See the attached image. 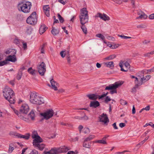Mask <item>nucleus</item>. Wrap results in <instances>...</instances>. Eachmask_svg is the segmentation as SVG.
<instances>
[{
  "instance_id": "36",
  "label": "nucleus",
  "mask_w": 154,
  "mask_h": 154,
  "mask_svg": "<svg viewBox=\"0 0 154 154\" xmlns=\"http://www.w3.org/2000/svg\"><path fill=\"white\" fill-rule=\"evenodd\" d=\"M13 144L12 143H10L9 144V147L8 150V152L9 153H11L13 151L14 149V148L13 147H12Z\"/></svg>"
},
{
  "instance_id": "32",
  "label": "nucleus",
  "mask_w": 154,
  "mask_h": 154,
  "mask_svg": "<svg viewBox=\"0 0 154 154\" xmlns=\"http://www.w3.org/2000/svg\"><path fill=\"white\" fill-rule=\"evenodd\" d=\"M96 37L100 38L103 41L104 43H106V42L104 41L105 37L101 34H96Z\"/></svg>"
},
{
  "instance_id": "26",
  "label": "nucleus",
  "mask_w": 154,
  "mask_h": 154,
  "mask_svg": "<svg viewBox=\"0 0 154 154\" xmlns=\"http://www.w3.org/2000/svg\"><path fill=\"white\" fill-rule=\"evenodd\" d=\"M35 116L34 112L33 110H32L28 115V119H30L32 120H34Z\"/></svg>"
},
{
  "instance_id": "59",
  "label": "nucleus",
  "mask_w": 154,
  "mask_h": 154,
  "mask_svg": "<svg viewBox=\"0 0 154 154\" xmlns=\"http://www.w3.org/2000/svg\"><path fill=\"white\" fill-rule=\"evenodd\" d=\"M125 125V124L123 123H121L119 124V126L121 128H123L124 127Z\"/></svg>"
},
{
  "instance_id": "43",
  "label": "nucleus",
  "mask_w": 154,
  "mask_h": 154,
  "mask_svg": "<svg viewBox=\"0 0 154 154\" xmlns=\"http://www.w3.org/2000/svg\"><path fill=\"white\" fill-rule=\"evenodd\" d=\"M124 65L127 69H129L130 68V64L128 62H125L124 61Z\"/></svg>"
},
{
  "instance_id": "46",
  "label": "nucleus",
  "mask_w": 154,
  "mask_h": 154,
  "mask_svg": "<svg viewBox=\"0 0 154 154\" xmlns=\"http://www.w3.org/2000/svg\"><path fill=\"white\" fill-rule=\"evenodd\" d=\"M120 103L122 105H125L127 104V102L122 99L120 100Z\"/></svg>"
},
{
  "instance_id": "31",
  "label": "nucleus",
  "mask_w": 154,
  "mask_h": 154,
  "mask_svg": "<svg viewBox=\"0 0 154 154\" xmlns=\"http://www.w3.org/2000/svg\"><path fill=\"white\" fill-rule=\"evenodd\" d=\"M116 57L115 54L111 55L105 58V59L107 60H110L115 58Z\"/></svg>"
},
{
  "instance_id": "9",
  "label": "nucleus",
  "mask_w": 154,
  "mask_h": 154,
  "mask_svg": "<svg viewBox=\"0 0 154 154\" xmlns=\"http://www.w3.org/2000/svg\"><path fill=\"white\" fill-rule=\"evenodd\" d=\"M38 72L40 75L42 76L44 75L46 71V65L44 62H42L37 66Z\"/></svg>"
},
{
  "instance_id": "16",
  "label": "nucleus",
  "mask_w": 154,
  "mask_h": 154,
  "mask_svg": "<svg viewBox=\"0 0 154 154\" xmlns=\"http://www.w3.org/2000/svg\"><path fill=\"white\" fill-rule=\"evenodd\" d=\"M44 154H58L57 149L56 148H52L49 151L46 152L45 151Z\"/></svg>"
},
{
  "instance_id": "8",
  "label": "nucleus",
  "mask_w": 154,
  "mask_h": 154,
  "mask_svg": "<svg viewBox=\"0 0 154 154\" xmlns=\"http://www.w3.org/2000/svg\"><path fill=\"white\" fill-rule=\"evenodd\" d=\"M54 113L52 109H49L45 112L40 113V115L43 116L46 120H48L51 118L54 114Z\"/></svg>"
},
{
  "instance_id": "34",
  "label": "nucleus",
  "mask_w": 154,
  "mask_h": 154,
  "mask_svg": "<svg viewBox=\"0 0 154 154\" xmlns=\"http://www.w3.org/2000/svg\"><path fill=\"white\" fill-rule=\"evenodd\" d=\"M124 64V61H121L119 63V66L121 68V70L122 71L126 72L128 71V69L125 70L123 68V64Z\"/></svg>"
},
{
  "instance_id": "40",
  "label": "nucleus",
  "mask_w": 154,
  "mask_h": 154,
  "mask_svg": "<svg viewBox=\"0 0 154 154\" xmlns=\"http://www.w3.org/2000/svg\"><path fill=\"white\" fill-rule=\"evenodd\" d=\"M58 18L60 22L63 23L64 21L63 18L61 17V16L59 14H57Z\"/></svg>"
},
{
  "instance_id": "42",
  "label": "nucleus",
  "mask_w": 154,
  "mask_h": 154,
  "mask_svg": "<svg viewBox=\"0 0 154 154\" xmlns=\"http://www.w3.org/2000/svg\"><path fill=\"white\" fill-rule=\"evenodd\" d=\"M62 151L63 152H66L69 149L67 146H63L62 148Z\"/></svg>"
},
{
  "instance_id": "39",
  "label": "nucleus",
  "mask_w": 154,
  "mask_h": 154,
  "mask_svg": "<svg viewBox=\"0 0 154 154\" xmlns=\"http://www.w3.org/2000/svg\"><path fill=\"white\" fill-rule=\"evenodd\" d=\"M2 59V57L1 55L0 54V66H3L6 64L5 61H1V60Z\"/></svg>"
},
{
  "instance_id": "57",
  "label": "nucleus",
  "mask_w": 154,
  "mask_h": 154,
  "mask_svg": "<svg viewBox=\"0 0 154 154\" xmlns=\"http://www.w3.org/2000/svg\"><path fill=\"white\" fill-rule=\"evenodd\" d=\"M112 47L111 48L112 49H115L118 47L119 45L118 44L112 45Z\"/></svg>"
},
{
  "instance_id": "17",
  "label": "nucleus",
  "mask_w": 154,
  "mask_h": 154,
  "mask_svg": "<svg viewBox=\"0 0 154 154\" xmlns=\"http://www.w3.org/2000/svg\"><path fill=\"white\" fill-rule=\"evenodd\" d=\"M44 11L47 16L48 17L50 16L49 11L50 8L48 5H45L43 7Z\"/></svg>"
},
{
  "instance_id": "27",
  "label": "nucleus",
  "mask_w": 154,
  "mask_h": 154,
  "mask_svg": "<svg viewBox=\"0 0 154 154\" xmlns=\"http://www.w3.org/2000/svg\"><path fill=\"white\" fill-rule=\"evenodd\" d=\"M27 71L30 74L34 75L35 74V72L36 71V70L35 69H33L32 67H30L28 69Z\"/></svg>"
},
{
  "instance_id": "25",
  "label": "nucleus",
  "mask_w": 154,
  "mask_h": 154,
  "mask_svg": "<svg viewBox=\"0 0 154 154\" xmlns=\"http://www.w3.org/2000/svg\"><path fill=\"white\" fill-rule=\"evenodd\" d=\"M142 85V82H139L135 84L134 87L131 89V91L133 93H135L136 92V88H137L138 86H140Z\"/></svg>"
},
{
  "instance_id": "64",
  "label": "nucleus",
  "mask_w": 154,
  "mask_h": 154,
  "mask_svg": "<svg viewBox=\"0 0 154 154\" xmlns=\"http://www.w3.org/2000/svg\"><path fill=\"white\" fill-rule=\"evenodd\" d=\"M82 118H83L82 119H83L84 120H87L88 119V117L85 115L84 117H82Z\"/></svg>"
},
{
  "instance_id": "53",
  "label": "nucleus",
  "mask_w": 154,
  "mask_h": 154,
  "mask_svg": "<svg viewBox=\"0 0 154 154\" xmlns=\"http://www.w3.org/2000/svg\"><path fill=\"white\" fill-rule=\"evenodd\" d=\"M140 81L139 82H142V85L143 84V82L145 80H146V78H145L143 76H142L140 78Z\"/></svg>"
},
{
  "instance_id": "22",
  "label": "nucleus",
  "mask_w": 154,
  "mask_h": 154,
  "mask_svg": "<svg viewBox=\"0 0 154 154\" xmlns=\"http://www.w3.org/2000/svg\"><path fill=\"white\" fill-rule=\"evenodd\" d=\"M60 31L59 29H57L55 27H52L51 32L53 35H56L59 33Z\"/></svg>"
},
{
  "instance_id": "1",
  "label": "nucleus",
  "mask_w": 154,
  "mask_h": 154,
  "mask_svg": "<svg viewBox=\"0 0 154 154\" xmlns=\"http://www.w3.org/2000/svg\"><path fill=\"white\" fill-rule=\"evenodd\" d=\"M81 11L79 18L81 23L82 25L81 27V28L84 33L86 34L87 32V29L84 24L88 23V11L86 8H83L81 10Z\"/></svg>"
},
{
  "instance_id": "35",
  "label": "nucleus",
  "mask_w": 154,
  "mask_h": 154,
  "mask_svg": "<svg viewBox=\"0 0 154 154\" xmlns=\"http://www.w3.org/2000/svg\"><path fill=\"white\" fill-rule=\"evenodd\" d=\"M94 135L92 134L88 136V137L85 139V141H90L94 138Z\"/></svg>"
},
{
  "instance_id": "7",
  "label": "nucleus",
  "mask_w": 154,
  "mask_h": 154,
  "mask_svg": "<svg viewBox=\"0 0 154 154\" xmlns=\"http://www.w3.org/2000/svg\"><path fill=\"white\" fill-rule=\"evenodd\" d=\"M37 22L36 13L33 12L26 20L27 23L30 24H35Z\"/></svg>"
},
{
  "instance_id": "29",
  "label": "nucleus",
  "mask_w": 154,
  "mask_h": 154,
  "mask_svg": "<svg viewBox=\"0 0 154 154\" xmlns=\"http://www.w3.org/2000/svg\"><path fill=\"white\" fill-rule=\"evenodd\" d=\"M38 136H39V135L36 131H34L32 132L31 134V137L32 139H34Z\"/></svg>"
},
{
  "instance_id": "5",
  "label": "nucleus",
  "mask_w": 154,
  "mask_h": 154,
  "mask_svg": "<svg viewBox=\"0 0 154 154\" xmlns=\"http://www.w3.org/2000/svg\"><path fill=\"white\" fill-rule=\"evenodd\" d=\"M123 84V82H116L114 84H110L107 86L105 88V90H111L110 91L112 94L114 93H117V91L116 89L120 86Z\"/></svg>"
},
{
  "instance_id": "54",
  "label": "nucleus",
  "mask_w": 154,
  "mask_h": 154,
  "mask_svg": "<svg viewBox=\"0 0 154 154\" xmlns=\"http://www.w3.org/2000/svg\"><path fill=\"white\" fill-rule=\"evenodd\" d=\"M111 99L109 98L108 96H106L105 100V102L106 103H107Z\"/></svg>"
},
{
  "instance_id": "63",
  "label": "nucleus",
  "mask_w": 154,
  "mask_h": 154,
  "mask_svg": "<svg viewBox=\"0 0 154 154\" xmlns=\"http://www.w3.org/2000/svg\"><path fill=\"white\" fill-rule=\"evenodd\" d=\"M135 113V109L134 107V105L133 106V108L132 110V113L133 114H134Z\"/></svg>"
},
{
  "instance_id": "41",
  "label": "nucleus",
  "mask_w": 154,
  "mask_h": 154,
  "mask_svg": "<svg viewBox=\"0 0 154 154\" xmlns=\"http://www.w3.org/2000/svg\"><path fill=\"white\" fill-rule=\"evenodd\" d=\"M61 125H63L66 126L68 127L71 128L72 127V125L70 124H66L63 122H61L60 123Z\"/></svg>"
},
{
  "instance_id": "37",
  "label": "nucleus",
  "mask_w": 154,
  "mask_h": 154,
  "mask_svg": "<svg viewBox=\"0 0 154 154\" xmlns=\"http://www.w3.org/2000/svg\"><path fill=\"white\" fill-rule=\"evenodd\" d=\"M96 142L99 143H101L103 144H107V143L106 142V141L102 139V140H97Z\"/></svg>"
},
{
  "instance_id": "47",
  "label": "nucleus",
  "mask_w": 154,
  "mask_h": 154,
  "mask_svg": "<svg viewBox=\"0 0 154 154\" xmlns=\"http://www.w3.org/2000/svg\"><path fill=\"white\" fill-rule=\"evenodd\" d=\"M84 130L85 134H87L90 132V129L88 128H85L84 129Z\"/></svg>"
},
{
  "instance_id": "48",
  "label": "nucleus",
  "mask_w": 154,
  "mask_h": 154,
  "mask_svg": "<svg viewBox=\"0 0 154 154\" xmlns=\"http://www.w3.org/2000/svg\"><path fill=\"white\" fill-rule=\"evenodd\" d=\"M14 43L17 45H19L20 43V40L18 38H15L14 40Z\"/></svg>"
},
{
  "instance_id": "33",
  "label": "nucleus",
  "mask_w": 154,
  "mask_h": 154,
  "mask_svg": "<svg viewBox=\"0 0 154 154\" xmlns=\"http://www.w3.org/2000/svg\"><path fill=\"white\" fill-rule=\"evenodd\" d=\"M147 17V16L144 13H143L139 17H136V19H145Z\"/></svg>"
},
{
  "instance_id": "44",
  "label": "nucleus",
  "mask_w": 154,
  "mask_h": 154,
  "mask_svg": "<svg viewBox=\"0 0 154 154\" xmlns=\"http://www.w3.org/2000/svg\"><path fill=\"white\" fill-rule=\"evenodd\" d=\"M22 75V72H19L17 76V79L18 80L20 79L21 78Z\"/></svg>"
},
{
  "instance_id": "23",
  "label": "nucleus",
  "mask_w": 154,
  "mask_h": 154,
  "mask_svg": "<svg viewBox=\"0 0 154 154\" xmlns=\"http://www.w3.org/2000/svg\"><path fill=\"white\" fill-rule=\"evenodd\" d=\"M47 28L45 27V25L43 24H42L39 28V33L41 35L42 34L46 31Z\"/></svg>"
},
{
  "instance_id": "18",
  "label": "nucleus",
  "mask_w": 154,
  "mask_h": 154,
  "mask_svg": "<svg viewBox=\"0 0 154 154\" xmlns=\"http://www.w3.org/2000/svg\"><path fill=\"white\" fill-rule=\"evenodd\" d=\"M100 105L99 103L97 101H91L90 106L94 108H96Z\"/></svg>"
},
{
  "instance_id": "60",
  "label": "nucleus",
  "mask_w": 154,
  "mask_h": 154,
  "mask_svg": "<svg viewBox=\"0 0 154 154\" xmlns=\"http://www.w3.org/2000/svg\"><path fill=\"white\" fill-rule=\"evenodd\" d=\"M105 96L106 95H105L104 94H103L101 95V96L98 95V98L99 99H102L103 98L105 97Z\"/></svg>"
},
{
  "instance_id": "6",
  "label": "nucleus",
  "mask_w": 154,
  "mask_h": 154,
  "mask_svg": "<svg viewBox=\"0 0 154 154\" xmlns=\"http://www.w3.org/2000/svg\"><path fill=\"white\" fill-rule=\"evenodd\" d=\"M16 53V51L14 49H12L6 51V54H11L7 57V58L5 60H4V61H6V64L7 63V62L8 61L13 62H14L16 61L17 59L15 55Z\"/></svg>"
},
{
  "instance_id": "62",
  "label": "nucleus",
  "mask_w": 154,
  "mask_h": 154,
  "mask_svg": "<svg viewBox=\"0 0 154 154\" xmlns=\"http://www.w3.org/2000/svg\"><path fill=\"white\" fill-rule=\"evenodd\" d=\"M112 125V126H113L114 128L115 129H118V128L116 126V122L114 123Z\"/></svg>"
},
{
  "instance_id": "51",
  "label": "nucleus",
  "mask_w": 154,
  "mask_h": 154,
  "mask_svg": "<svg viewBox=\"0 0 154 154\" xmlns=\"http://www.w3.org/2000/svg\"><path fill=\"white\" fill-rule=\"evenodd\" d=\"M66 58L68 63L69 64H70L71 59L70 55H67V56H66Z\"/></svg>"
},
{
  "instance_id": "30",
  "label": "nucleus",
  "mask_w": 154,
  "mask_h": 154,
  "mask_svg": "<svg viewBox=\"0 0 154 154\" xmlns=\"http://www.w3.org/2000/svg\"><path fill=\"white\" fill-rule=\"evenodd\" d=\"M88 141H85V140L83 144V146L84 147H85L88 148H90L91 146L89 143H88Z\"/></svg>"
},
{
  "instance_id": "24",
  "label": "nucleus",
  "mask_w": 154,
  "mask_h": 154,
  "mask_svg": "<svg viewBox=\"0 0 154 154\" xmlns=\"http://www.w3.org/2000/svg\"><path fill=\"white\" fill-rule=\"evenodd\" d=\"M106 66L111 69H113L114 67V62L113 61L107 62L104 63Z\"/></svg>"
},
{
  "instance_id": "52",
  "label": "nucleus",
  "mask_w": 154,
  "mask_h": 154,
  "mask_svg": "<svg viewBox=\"0 0 154 154\" xmlns=\"http://www.w3.org/2000/svg\"><path fill=\"white\" fill-rule=\"evenodd\" d=\"M45 46V44H43L42 45L41 47V53L43 54L44 53V48Z\"/></svg>"
},
{
  "instance_id": "61",
  "label": "nucleus",
  "mask_w": 154,
  "mask_h": 154,
  "mask_svg": "<svg viewBox=\"0 0 154 154\" xmlns=\"http://www.w3.org/2000/svg\"><path fill=\"white\" fill-rule=\"evenodd\" d=\"M150 109V107L149 106H148L146 107L145 108H143V109L144 110H145L146 111H148Z\"/></svg>"
},
{
  "instance_id": "20",
  "label": "nucleus",
  "mask_w": 154,
  "mask_h": 154,
  "mask_svg": "<svg viewBox=\"0 0 154 154\" xmlns=\"http://www.w3.org/2000/svg\"><path fill=\"white\" fill-rule=\"evenodd\" d=\"M45 146V145L44 144L39 143L37 144V145H35L34 146L37 149H39L40 150L42 151L44 148Z\"/></svg>"
},
{
  "instance_id": "14",
  "label": "nucleus",
  "mask_w": 154,
  "mask_h": 154,
  "mask_svg": "<svg viewBox=\"0 0 154 154\" xmlns=\"http://www.w3.org/2000/svg\"><path fill=\"white\" fill-rule=\"evenodd\" d=\"M43 141V139L39 136H37L36 138L34 139L33 140L32 143L33 146L37 145V144L40 143Z\"/></svg>"
},
{
  "instance_id": "38",
  "label": "nucleus",
  "mask_w": 154,
  "mask_h": 154,
  "mask_svg": "<svg viewBox=\"0 0 154 154\" xmlns=\"http://www.w3.org/2000/svg\"><path fill=\"white\" fill-rule=\"evenodd\" d=\"M137 28L138 29H145L147 27L146 25L143 24H141L140 25H138L137 26Z\"/></svg>"
},
{
  "instance_id": "12",
  "label": "nucleus",
  "mask_w": 154,
  "mask_h": 154,
  "mask_svg": "<svg viewBox=\"0 0 154 154\" xmlns=\"http://www.w3.org/2000/svg\"><path fill=\"white\" fill-rule=\"evenodd\" d=\"M95 17H99L103 20L106 21V20H109L110 18L109 17L107 16L106 14H103V16L102 14L100 13H98L95 16Z\"/></svg>"
},
{
  "instance_id": "3",
  "label": "nucleus",
  "mask_w": 154,
  "mask_h": 154,
  "mask_svg": "<svg viewBox=\"0 0 154 154\" xmlns=\"http://www.w3.org/2000/svg\"><path fill=\"white\" fill-rule=\"evenodd\" d=\"M29 101L33 104H41L44 103V100L42 97L36 95L35 93H31L30 94Z\"/></svg>"
},
{
  "instance_id": "50",
  "label": "nucleus",
  "mask_w": 154,
  "mask_h": 154,
  "mask_svg": "<svg viewBox=\"0 0 154 154\" xmlns=\"http://www.w3.org/2000/svg\"><path fill=\"white\" fill-rule=\"evenodd\" d=\"M67 0H58L59 2L62 4L63 5H65L67 2Z\"/></svg>"
},
{
  "instance_id": "11",
  "label": "nucleus",
  "mask_w": 154,
  "mask_h": 154,
  "mask_svg": "<svg viewBox=\"0 0 154 154\" xmlns=\"http://www.w3.org/2000/svg\"><path fill=\"white\" fill-rule=\"evenodd\" d=\"M29 110L28 106L26 104H23L21 106L20 111L21 113L26 114Z\"/></svg>"
},
{
  "instance_id": "15",
  "label": "nucleus",
  "mask_w": 154,
  "mask_h": 154,
  "mask_svg": "<svg viewBox=\"0 0 154 154\" xmlns=\"http://www.w3.org/2000/svg\"><path fill=\"white\" fill-rule=\"evenodd\" d=\"M50 82L51 85V88L54 89L55 91L57 90V87L59 86L58 84L53 79L50 80Z\"/></svg>"
},
{
  "instance_id": "4",
  "label": "nucleus",
  "mask_w": 154,
  "mask_h": 154,
  "mask_svg": "<svg viewBox=\"0 0 154 154\" xmlns=\"http://www.w3.org/2000/svg\"><path fill=\"white\" fill-rule=\"evenodd\" d=\"M21 2L18 5V8L19 11H21L24 13H28L30 12L32 6L31 3L29 2Z\"/></svg>"
},
{
  "instance_id": "2",
  "label": "nucleus",
  "mask_w": 154,
  "mask_h": 154,
  "mask_svg": "<svg viewBox=\"0 0 154 154\" xmlns=\"http://www.w3.org/2000/svg\"><path fill=\"white\" fill-rule=\"evenodd\" d=\"M3 95L5 99L11 104L15 103L14 94L13 91L8 86H6L3 91Z\"/></svg>"
},
{
  "instance_id": "10",
  "label": "nucleus",
  "mask_w": 154,
  "mask_h": 154,
  "mask_svg": "<svg viewBox=\"0 0 154 154\" xmlns=\"http://www.w3.org/2000/svg\"><path fill=\"white\" fill-rule=\"evenodd\" d=\"M99 122H103L104 124H106L109 122V120L107 115L104 113L99 116Z\"/></svg>"
},
{
  "instance_id": "13",
  "label": "nucleus",
  "mask_w": 154,
  "mask_h": 154,
  "mask_svg": "<svg viewBox=\"0 0 154 154\" xmlns=\"http://www.w3.org/2000/svg\"><path fill=\"white\" fill-rule=\"evenodd\" d=\"M16 137L20 138H23L25 140H28L30 137V134L29 133H27L25 135H22L20 134H16Z\"/></svg>"
},
{
  "instance_id": "28",
  "label": "nucleus",
  "mask_w": 154,
  "mask_h": 154,
  "mask_svg": "<svg viewBox=\"0 0 154 154\" xmlns=\"http://www.w3.org/2000/svg\"><path fill=\"white\" fill-rule=\"evenodd\" d=\"M146 70H143L139 72L137 74V77H139L140 78L142 76H143L144 73L145 72V71Z\"/></svg>"
},
{
  "instance_id": "45",
  "label": "nucleus",
  "mask_w": 154,
  "mask_h": 154,
  "mask_svg": "<svg viewBox=\"0 0 154 154\" xmlns=\"http://www.w3.org/2000/svg\"><path fill=\"white\" fill-rule=\"evenodd\" d=\"M65 52H66V51H62L60 52V54L63 58H64L66 55V54L65 53Z\"/></svg>"
},
{
  "instance_id": "56",
  "label": "nucleus",
  "mask_w": 154,
  "mask_h": 154,
  "mask_svg": "<svg viewBox=\"0 0 154 154\" xmlns=\"http://www.w3.org/2000/svg\"><path fill=\"white\" fill-rule=\"evenodd\" d=\"M149 18L150 19H154V14H152L149 16Z\"/></svg>"
},
{
  "instance_id": "55",
  "label": "nucleus",
  "mask_w": 154,
  "mask_h": 154,
  "mask_svg": "<svg viewBox=\"0 0 154 154\" xmlns=\"http://www.w3.org/2000/svg\"><path fill=\"white\" fill-rule=\"evenodd\" d=\"M135 80L134 81V82L135 84H136V83H138L140 82L138 81V79H140V78L139 77L138 78L137 77H136L135 78Z\"/></svg>"
},
{
  "instance_id": "19",
  "label": "nucleus",
  "mask_w": 154,
  "mask_h": 154,
  "mask_svg": "<svg viewBox=\"0 0 154 154\" xmlns=\"http://www.w3.org/2000/svg\"><path fill=\"white\" fill-rule=\"evenodd\" d=\"M12 109L15 113L17 115L20 119L23 120L25 121H26V119L24 118L23 116L21 115V113L20 112H19L17 110H16L14 108H12Z\"/></svg>"
},
{
  "instance_id": "58",
  "label": "nucleus",
  "mask_w": 154,
  "mask_h": 154,
  "mask_svg": "<svg viewBox=\"0 0 154 154\" xmlns=\"http://www.w3.org/2000/svg\"><path fill=\"white\" fill-rule=\"evenodd\" d=\"M150 42L149 40H145L143 42V44L145 45L149 43Z\"/></svg>"
},
{
  "instance_id": "21",
  "label": "nucleus",
  "mask_w": 154,
  "mask_h": 154,
  "mask_svg": "<svg viewBox=\"0 0 154 154\" xmlns=\"http://www.w3.org/2000/svg\"><path fill=\"white\" fill-rule=\"evenodd\" d=\"M86 96L88 97L91 100H96L98 98V95L95 94H88Z\"/></svg>"
},
{
  "instance_id": "49",
  "label": "nucleus",
  "mask_w": 154,
  "mask_h": 154,
  "mask_svg": "<svg viewBox=\"0 0 154 154\" xmlns=\"http://www.w3.org/2000/svg\"><path fill=\"white\" fill-rule=\"evenodd\" d=\"M29 154H38V151L36 150H32Z\"/></svg>"
}]
</instances>
